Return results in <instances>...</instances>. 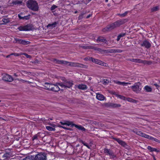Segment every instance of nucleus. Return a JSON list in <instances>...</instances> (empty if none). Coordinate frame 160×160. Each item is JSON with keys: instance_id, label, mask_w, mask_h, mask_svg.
Wrapping results in <instances>:
<instances>
[{"instance_id": "f257e3e1", "label": "nucleus", "mask_w": 160, "mask_h": 160, "mask_svg": "<svg viewBox=\"0 0 160 160\" xmlns=\"http://www.w3.org/2000/svg\"><path fill=\"white\" fill-rule=\"evenodd\" d=\"M73 85V83L72 81L65 80L63 82H58L52 84V86L51 87V91L54 92H58L60 90L58 86H60L62 88H71Z\"/></svg>"}, {"instance_id": "f03ea898", "label": "nucleus", "mask_w": 160, "mask_h": 160, "mask_svg": "<svg viewBox=\"0 0 160 160\" xmlns=\"http://www.w3.org/2000/svg\"><path fill=\"white\" fill-rule=\"evenodd\" d=\"M127 22L126 19H122L118 20L116 22L108 25L107 27L103 29L104 32L110 31L115 28L120 26Z\"/></svg>"}, {"instance_id": "7ed1b4c3", "label": "nucleus", "mask_w": 160, "mask_h": 160, "mask_svg": "<svg viewBox=\"0 0 160 160\" xmlns=\"http://www.w3.org/2000/svg\"><path fill=\"white\" fill-rule=\"evenodd\" d=\"M27 7L34 11H38L39 6L37 2L35 0H29L27 3Z\"/></svg>"}, {"instance_id": "20e7f679", "label": "nucleus", "mask_w": 160, "mask_h": 160, "mask_svg": "<svg viewBox=\"0 0 160 160\" xmlns=\"http://www.w3.org/2000/svg\"><path fill=\"white\" fill-rule=\"evenodd\" d=\"M34 160H47L46 154L45 153L39 152L34 156Z\"/></svg>"}, {"instance_id": "39448f33", "label": "nucleus", "mask_w": 160, "mask_h": 160, "mask_svg": "<svg viewBox=\"0 0 160 160\" xmlns=\"http://www.w3.org/2000/svg\"><path fill=\"white\" fill-rule=\"evenodd\" d=\"M133 91L137 93H139L142 90V85L139 82L135 83L134 85L131 87Z\"/></svg>"}, {"instance_id": "423d86ee", "label": "nucleus", "mask_w": 160, "mask_h": 160, "mask_svg": "<svg viewBox=\"0 0 160 160\" xmlns=\"http://www.w3.org/2000/svg\"><path fill=\"white\" fill-rule=\"evenodd\" d=\"M67 65L71 67L81 68H87L88 67V66L86 65H85L76 62H71L67 61Z\"/></svg>"}, {"instance_id": "0eeeda50", "label": "nucleus", "mask_w": 160, "mask_h": 160, "mask_svg": "<svg viewBox=\"0 0 160 160\" xmlns=\"http://www.w3.org/2000/svg\"><path fill=\"white\" fill-rule=\"evenodd\" d=\"M103 152L106 155H109L110 158L115 159L116 158V155L110 149L105 148L104 149Z\"/></svg>"}, {"instance_id": "6e6552de", "label": "nucleus", "mask_w": 160, "mask_h": 160, "mask_svg": "<svg viewBox=\"0 0 160 160\" xmlns=\"http://www.w3.org/2000/svg\"><path fill=\"white\" fill-rule=\"evenodd\" d=\"M32 26L30 24H27L23 26H20L18 28V29L20 31H28L32 29Z\"/></svg>"}, {"instance_id": "1a4fd4ad", "label": "nucleus", "mask_w": 160, "mask_h": 160, "mask_svg": "<svg viewBox=\"0 0 160 160\" xmlns=\"http://www.w3.org/2000/svg\"><path fill=\"white\" fill-rule=\"evenodd\" d=\"M128 60L135 62L142 63L144 64L147 63V61L145 60L143 61L140 59L129 58L128 59Z\"/></svg>"}, {"instance_id": "9d476101", "label": "nucleus", "mask_w": 160, "mask_h": 160, "mask_svg": "<svg viewBox=\"0 0 160 160\" xmlns=\"http://www.w3.org/2000/svg\"><path fill=\"white\" fill-rule=\"evenodd\" d=\"M15 40L16 41V42L24 45H28L30 43V42L29 41H26L22 39H19L17 38H15Z\"/></svg>"}, {"instance_id": "9b49d317", "label": "nucleus", "mask_w": 160, "mask_h": 160, "mask_svg": "<svg viewBox=\"0 0 160 160\" xmlns=\"http://www.w3.org/2000/svg\"><path fill=\"white\" fill-rule=\"evenodd\" d=\"M2 79L5 81L11 82L13 80L12 77L8 74H5L2 77Z\"/></svg>"}, {"instance_id": "f8f14e48", "label": "nucleus", "mask_w": 160, "mask_h": 160, "mask_svg": "<svg viewBox=\"0 0 160 160\" xmlns=\"http://www.w3.org/2000/svg\"><path fill=\"white\" fill-rule=\"evenodd\" d=\"M12 157L11 152H7L4 153L2 157V160H8Z\"/></svg>"}, {"instance_id": "ddd939ff", "label": "nucleus", "mask_w": 160, "mask_h": 160, "mask_svg": "<svg viewBox=\"0 0 160 160\" xmlns=\"http://www.w3.org/2000/svg\"><path fill=\"white\" fill-rule=\"evenodd\" d=\"M133 132L147 139L148 138L149 136V135L143 133L142 132L139 131H134V130H133Z\"/></svg>"}, {"instance_id": "4468645a", "label": "nucleus", "mask_w": 160, "mask_h": 160, "mask_svg": "<svg viewBox=\"0 0 160 160\" xmlns=\"http://www.w3.org/2000/svg\"><path fill=\"white\" fill-rule=\"evenodd\" d=\"M141 46L145 47L146 48H148L151 46V44L147 40L144 41L141 44Z\"/></svg>"}, {"instance_id": "2eb2a0df", "label": "nucleus", "mask_w": 160, "mask_h": 160, "mask_svg": "<svg viewBox=\"0 0 160 160\" xmlns=\"http://www.w3.org/2000/svg\"><path fill=\"white\" fill-rule=\"evenodd\" d=\"M113 138L114 140L117 141L118 143L121 146L124 147H126L127 146V144L124 142L120 139L119 138Z\"/></svg>"}, {"instance_id": "dca6fc26", "label": "nucleus", "mask_w": 160, "mask_h": 160, "mask_svg": "<svg viewBox=\"0 0 160 160\" xmlns=\"http://www.w3.org/2000/svg\"><path fill=\"white\" fill-rule=\"evenodd\" d=\"M91 61H92V62H93L102 65H104V62H102L101 61L99 60L94 58H91Z\"/></svg>"}, {"instance_id": "f3484780", "label": "nucleus", "mask_w": 160, "mask_h": 160, "mask_svg": "<svg viewBox=\"0 0 160 160\" xmlns=\"http://www.w3.org/2000/svg\"><path fill=\"white\" fill-rule=\"evenodd\" d=\"M112 82H114V83L117 84L118 85L125 86L127 84H131L129 82H121L116 80H112Z\"/></svg>"}, {"instance_id": "a211bd4d", "label": "nucleus", "mask_w": 160, "mask_h": 160, "mask_svg": "<svg viewBox=\"0 0 160 160\" xmlns=\"http://www.w3.org/2000/svg\"><path fill=\"white\" fill-rule=\"evenodd\" d=\"M18 17L20 19L27 20L30 18V15H28L26 16H23L22 13H20L18 15Z\"/></svg>"}, {"instance_id": "6ab92c4d", "label": "nucleus", "mask_w": 160, "mask_h": 160, "mask_svg": "<svg viewBox=\"0 0 160 160\" xmlns=\"http://www.w3.org/2000/svg\"><path fill=\"white\" fill-rule=\"evenodd\" d=\"M96 98L99 100L103 101L105 99L104 96L99 93H97L96 94Z\"/></svg>"}, {"instance_id": "aec40b11", "label": "nucleus", "mask_w": 160, "mask_h": 160, "mask_svg": "<svg viewBox=\"0 0 160 160\" xmlns=\"http://www.w3.org/2000/svg\"><path fill=\"white\" fill-rule=\"evenodd\" d=\"M52 84H50L46 82L44 83V86L45 88L46 89L51 91V87L52 86Z\"/></svg>"}, {"instance_id": "412c9836", "label": "nucleus", "mask_w": 160, "mask_h": 160, "mask_svg": "<svg viewBox=\"0 0 160 160\" xmlns=\"http://www.w3.org/2000/svg\"><path fill=\"white\" fill-rule=\"evenodd\" d=\"M147 148L150 152L154 151L156 152H160L159 150H158L156 148H152L150 146H148V147Z\"/></svg>"}, {"instance_id": "4be33fe9", "label": "nucleus", "mask_w": 160, "mask_h": 160, "mask_svg": "<svg viewBox=\"0 0 160 160\" xmlns=\"http://www.w3.org/2000/svg\"><path fill=\"white\" fill-rule=\"evenodd\" d=\"M55 61L56 62V63L58 64H63L64 65L67 64V61L63 60H59L55 59Z\"/></svg>"}, {"instance_id": "5701e85b", "label": "nucleus", "mask_w": 160, "mask_h": 160, "mask_svg": "<svg viewBox=\"0 0 160 160\" xmlns=\"http://www.w3.org/2000/svg\"><path fill=\"white\" fill-rule=\"evenodd\" d=\"M106 40L102 37H99L97 40V42H102L106 43Z\"/></svg>"}, {"instance_id": "b1692460", "label": "nucleus", "mask_w": 160, "mask_h": 160, "mask_svg": "<svg viewBox=\"0 0 160 160\" xmlns=\"http://www.w3.org/2000/svg\"><path fill=\"white\" fill-rule=\"evenodd\" d=\"M78 88L80 89L84 90L87 89V86L86 85L83 84H79L78 86Z\"/></svg>"}, {"instance_id": "393cba45", "label": "nucleus", "mask_w": 160, "mask_h": 160, "mask_svg": "<svg viewBox=\"0 0 160 160\" xmlns=\"http://www.w3.org/2000/svg\"><path fill=\"white\" fill-rule=\"evenodd\" d=\"M144 90L147 92H151L152 91V88L148 86H146L144 87Z\"/></svg>"}, {"instance_id": "a878e982", "label": "nucleus", "mask_w": 160, "mask_h": 160, "mask_svg": "<svg viewBox=\"0 0 160 160\" xmlns=\"http://www.w3.org/2000/svg\"><path fill=\"white\" fill-rule=\"evenodd\" d=\"M149 139L151 140L152 141H153L155 142H158V143H160V141L157 139L154 138L152 136H149L148 138Z\"/></svg>"}, {"instance_id": "bb28decb", "label": "nucleus", "mask_w": 160, "mask_h": 160, "mask_svg": "<svg viewBox=\"0 0 160 160\" xmlns=\"http://www.w3.org/2000/svg\"><path fill=\"white\" fill-rule=\"evenodd\" d=\"M22 160H34V156L32 155H29L24 158Z\"/></svg>"}, {"instance_id": "cd10ccee", "label": "nucleus", "mask_w": 160, "mask_h": 160, "mask_svg": "<svg viewBox=\"0 0 160 160\" xmlns=\"http://www.w3.org/2000/svg\"><path fill=\"white\" fill-rule=\"evenodd\" d=\"M159 6H157L151 8V12H153L158 11L159 10Z\"/></svg>"}, {"instance_id": "c85d7f7f", "label": "nucleus", "mask_w": 160, "mask_h": 160, "mask_svg": "<svg viewBox=\"0 0 160 160\" xmlns=\"http://www.w3.org/2000/svg\"><path fill=\"white\" fill-rule=\"evenodd\" d=\"M57 22H54V23L52 24H49L47 26L48 28L51 27V28H53L55 27L56 25L57 24Z\"/></svg>"}, {"instance_id": "c756f323", "label": "nucleus", "mask_w": 160, "mask_h": 160, "mask_svg": "<svg viewBox=\"0 0 160 160\" xmlns=\"http://www.w3.org/2000/svg\"><path fill=\"white\" fill-rule=\"evenodd\" d=\"M22 2L20 0L13 1L12 2V3L14 5L21 4Z\"/></svg>"}, {"instance_id": "7c9ffc66", "label": "nucleus", "mask_w": 160, "mask_h": 160, "mask_svg": "<svg viewBox=\"0 0 160 160\" xmlns=\"http://www.w3.org/2000/svg\"><path fill=\"white\" fill-rule=\"evenodd\" d=\"M80 47L85 49H91L94 48V47L92 46H81Z\"/></svg>"}, {"instance_id": "2f4dec72", "label": "nucleus", "mask_w": 160, "mask_h": 160, "mask_svg": "<svg viewBox=\"0 0 160 160\" xmlns=\"http://www.w3.org/2000/svg\"><path fill=\"white\" fill-rule=\"evenodd\" d=\"M125 35V33H120L118 36L117 41H119L121 37L124 36Z\"/></svg>"}, {"instance_id": "473e14b6", "label": "nucleus", "mask_w": 160, "mask_h": 160, "mask_svg": "<svg viewBox=\"0 0 160 160\" xmlns=\"http://www.w3.org/2000/svg\"><path fill=\"white\" fill-rule=\"evenodd\" d=\"M74 124L72 122L69 121H66V125L67 126H71L72 127H73L74 126L72 125L73 124Z\"/></svg>"}, {"instance_id": "72a5a7b5", "label": "nucleus", "mask_w": 160, "mask_h": 160, "mask_svg": "<svg viewBox=\"0 0 160 160\" xmlns=\"http://www.w3.org/2000/svg\"><path fill=\"white\" fill-rule=\"evenodd\" d=\"M2 21L3 22V24H6L10 22L8 18H3L2 19Z\"/></svg>"}, {"instance_id": "f704fd0d", "label": "nucleus", "mask_w": 160, "mask_h": 160, "mask_svg": "<svg viewBox=\"0 0 160 160\" xmlns=\"http://www.w3.org/2000/svg\"><path fill=\"white\" fill-rule=\"evenodd\" d=\"M91 49H93L94 50L98 51L101 53L102 52L103 50L99 48H97L94 47V48H91Z\"/></svg>"}, {"instance_id": "c9c22d12", "label": "nucleus", "mask_w": 160, "mask_h": 160, "mask_svg": "<svg viewBox=\"0 0 160 160\" xmlns=\"http://www.w3.org/2000/svg\"><path fill=\"white\" fill-rule=\"evenodd\" d=\"M46 128L49 131H54L55 130V128H53L50 126H46Z\"/></svg>"}, {"instance_id": "e433bc0d", "label": "nucleus", "mask_w": 160, "mask_h": 160, "mask_svg": "<svg viewBox=\"0 0 160 160\" xmlns=\"http://www.w3.org/2000/svg\"><path fill=\"white\" fill-rule=\"evenodd\" d=\"M127 100L128 101L130 102H132L134 103H136L137 102V101L136 100L130 98H127Z\"/></svg>"}, {"instance_id": "4c0bfd02", "label": "nucleus", "mask_w": 160, "mask_h": 160, "mask_svg": "<svg viewBox=\"0 0 160 160\" xmlns=\"http://www.w3.org/2000/svg\"><path fill=\"white\" fill-rule=\"evenodd\" d=\"M17 79V80H18V81H20L23 83H25V82H28V83H30V82L29 81L25 80H23L21 78H20V79L18 78Z\"/></svg>"}, {"instance_id": "58836bf2", "label": "nucleus", "mask_w": 160, "mask_h": 160, "mask_svg": "<svg viewBox=\"0 0 160 160\" xmlns=\"http://www.w3.org/2000/svg\"><path fill=\"white\" fill-rule=\"evenodd\" d=\"M109 82V81L107 79H104L102 80V83L105 84H107Z\"/></svg>"}, {"instance_id": "ea45409f", "label": "nucleus", "mask_w": 160, "mask_h": 160, "mask_svg": "<svg viewBox=\"0 0 160 160\" xmlns=\"http://www.w3.org/2000/svg\"><path fill=\"white\" fill-rule=\"evenodd\" d=\"M81 142L85 146H86L88 148H90V147L85 142L83 141H81Z\"/></svg>"}, {"instance_id": "a19ab883", "label": "nucleus", "mask_w": 160, "mask_h": 160, "mask_svg": "<svg viewBox=\"0 0 160 160\" xmlns=\"http://www.w3.org/2000/svg\"><path fill=\"white\" fill-rule=\"evenodd\" d=\"M58 127L60 128H62L65 130H71V129L70 128H66L65 127L61 126V125H58Z\"/></svg>"}, {"instance_id": "79ce46f5", "label": "nucleus", "mask_w": 160, "mask_h": 160, "mask_svg": "<svg viewBox=\"0 0 160 160\" xmlns=\"http://www.w3.org/2000/svg\"><path fill=\"white\" fill-rule=\"evenodd\" d=\"M11 55H14L15 56H19V55H22V53H11Z\"/></svg>"}, {"instance_id": "37998d69", "label": "nucleus", "mask_w": 160, "mask_h": 160, "mask_svg": "<svg viewBox=\"0 0 160 160\" xmlns=\"http://www.w3.org/2000/svg\"><path fill=\"white\" fill-rule=\"evenodd\" d=\"M128 13V12L126 11L124 13L121 14H119V15L121 17H123L126 16Z\"/></svg>"}, {"instance_id": "c03bdc74", "label": "nucleus", "mask_w": 160, "mask_h": 160, "mask_svg": "<svg viewBox=\"0 0 160 160\" xmlns=\"http://www.w3.org/2000/svg\"><path fill=\"white\" fill-rule=\"evenodd\" d=\"M57 7H58L56 5H53L51 8V10L52 11L53 10Z\"/></svg>"}, {"instance_id": "a18cd8bd", "label": "nucleus", "mask_w": 160, "mask_h": 160, "mask_svg": "<svg viewBox=\"0 0 160 160\" xmlns=\"http://www.w3.org/2000/svg\"><path fill=\"white\" fill-rule=\"evenodd\" d=\"M72 125L74 126L75 127L79 129V130L80 129V128L82 127V126H81V125H78L75 124H73Z\"/></svg>"}, {"instance_id": "49530a36", "label": "nucleus", "mask_w": 160, "mask_h": 160, "mask_svg": "<svg viewBox=\"0 0 160 160\" xmlns=\"http://www.w3.org/2000/svg\"><path fill=\"white\" fill-rule=\"evenodd\" d=\"M118 97L122 100H125V98L124 97L120 95H118Z\"/></svg>"}, {"instance_id": "de8ad7c7", "label": "nucleus", "mask_w": 160, "mask_h": 160, "mask_svg": "<svg viewBox=\"0 0 160 160\" xmlns=\"http://www.w3.org/2000/svg\"><path fill=\"white\" fill-rule=\"evenodd\" d=\"M92 57H87L85 58H84V60L86 61H90L91 60V58H92Z\"/></svg>"}, {"instance_id": "09e8293b", "label": "nucleus", "mask_w": 160, "mask_h": 160, "mask_svg": "<svg viewBox=\"0 0 160 160\" xmlns=\"http://www.w3.org/2000/svg\"><path fill=\"white\" fill-rule=\"evenodd\" d=\"M22 53V55H25L27 58H31V56L30 55H28V54H27L26 53Z\"/></svg>"}, {"instance_id": "8fccbe9b", "label": "nucleus", "mask_w": 160, "mask_h": 160, "mask_svg": "<svg viewBox=\"0 0 160 160\" xmlns=\"http://www.w3.org/2000/svg\"><path fill=\"white\" fill-rule=\"evenodd\" d=\"M84 14V13H82L78 17V19L80 20L82 18Z\"/></svg>"}, {"instance_id": "3c124183", "label": "nucleus", "mask_w": 160, "mask_h": 160, "mask_svg": "<svg viewBox=\"0 0 160 160\" xmlns=\"http://www.w3.org/2000/svg\"><path fill=\"white\" fill-rule=\"evenodd\" d=\"M109 53H115V49H109Z\"/></svg>"}, {"instance_id": "603ef678", "label": "nucleus", "mask_w": 160, "mask_h": 160, "mask_svg": "<svg viewBox=\"0 0 160 160\" xmlns=\"http://www.w3.org/2000/svg\"><path fill=\"white\" fill-rule=\"evenodd\" d=\"M22 72L25 74L30 75L31 74V72H28L25 71H22Z\"/></svg>"}, {"instance_id": "864d4df0", "label": "nucleus", "mask_w": 160, "mask_h": 160, "mask_svg": "<svg viewBox=\"0 0 160 160\" xmlns=\"http://www.w3.org/2000/svg\"><path fill=\"white\" fill-rule=\"evenodd\" d=\"M38 139V135L37 134L35 135L32 138V140L34 141V140L37 139Z\"/></svg>"}, {"instance_id": "5fc2aeb1", "label": "nucleus", "mask_w": 160, "mask_h": 160, "mask_svg": "<svg viewBox=\"0 0 160 160\" xmlns=\"http://www.w3.org/2000/svg\"><path fill=\"white\" fill-rule=\"evenodd\" d=\"M115 52L121 53L122 52V50L119 49H115Z\"/></svg>"}, {"instance_id": "6e6d98bb", "label": "nucleus", "mask_w": 160, "mask_h": 160, "mask_svg": "<svg viewBox=\"0 0 160 160\" xmlns=\"http://www.w3.org/2000/svg\"><path fill=\"white\" fill-rule=\"evenodd\" d=\"M113 107H120L121 106V105L119 104H113Z\"/></svg>"}, {"instance_id": "4d7b16f0", "label": "nucleus", "mask_w": 160, "mask_h": 160, "mask_svg": "<svg viewBox=\"0 0 160 160\" xmlns=\"http://www.w3.org/2000/svg\"><path fill=\"white\" fill-rule=\"evenodd\" d=\"M152 85L155 86L156 87L157 89H158V88L160 87V86L156 83H154Z\"/></svg>"}, {"instance_id": "13d9d810", "label": "nucleus", "mask_w": 160, "mask_h": 160, "mask_svg": "<svg viewBox=\"0 0 160 160\" xmlns=\"http://www.w3.org/2000/svg\"><path fill=\"white\" fill-rule=\"evenodd\" d=\"M109 49L104 50H103V51H102V52H104L106 53H109Z\"/></svg>"}, {"instance_id": "bf43d9fd", "label": "nucleus", "mask_w": 160, "mask_h": 160, "mask_svg": "<svg viewBox=\"0 0 160 160\" xmlns=\"http://www.w3.org/2000/svg\"><path fill=\"white\" fill-rule=\"evenodd\" d=\"M60 123L62 125H66V121L64 122H60Z\"/></svg>"}, {"instance_id": "052dcab7", "label": "nucleus", "mask_w": 160, "mask_h": 160, "mask_svg": "<svg viewBox=\"0 0 160 160\" xmlns=\"http://www.w3.org/2000/svg\"><path fill=\"white\" fill-rule=\"evenodd\" d=\"M92 0H86L85 2H84L86 4H87L89 2L91 1Z\"/></svg>"}, {"instance_id": "680f3d73", "label": "nucleus", "mask_w": 160, "mask_h": 160, "mask_svg": "<svg viewBox=\"0 0 160 160\" xmlns=\"http://www.w3.org/2000/svg\"><path fill=\"white\" fill-rule=\"evenodd\" d=\"M81 130H82V131H86V129L84 128L83 127L82 128Z\"/></svg>"}, {"instance_id": "e2e57ef3", "label": "nucleus", "mask_w": 160, "mask_h": 160, "mask_svg": "<svg viewBox=\"0 0 160 160\" xmlns=\"http://www.w3.org/2000/svg\"><path fill=\"white\" fill-rule=\"evenodd\" d=\"M92 15V14H89V15H88L87 17H86V18H89V17H90Z\"/></svg>"}, {"instance_id": "0e129e2a", "label": "nucleus", "mask_w": 160, "mask_h": 160, "mask_svg": "<svg viewBox=\"0 0 160 160\" xmlns=\"http://www.w3.org/2000/svg\"><path fill=\"white\" fill-rule=\"evenodd\" d=\"M14 75L16 77H18V75L16 73H14Z\"/></svg>"}, {"instance_id": "69168bd1", "label": "nucleus", "mask_w": 160, "mask_h": 160, "mask_svg": "<svg viewBox=\"0 0 160 160\" xmlns=\"http://www.w3.org/2000/svg\"><path fill=\"white\" fill-rule=\"evenodd\" d=\"M11 55V54H10V55H8V56H7L6 57H7V58H8V57H9V56H10V55Z\"/></svg>"}, {"instance_id": "338daca9", "label": "nucleus", "mask_w": 160, "mask_h": 160, "mask_svg": "<svg viewBox=\"0 0 160 160\" xmlns=\"http://www.w3.org/2000/svg\"><path fill=\"white\" fill-rule=\"evenodd\" d=\"M153 158L154 160H156V159H155V157L154 156L153 157Z\"/></svg>"}, {"instance_id": "774afa93", "label": "nucleus", "mask_w": 160, "mask_h": 160, "mask_svg": "<svg viewBox=\"0 0 160 160\" xmlns=\"http://www.w3.org/2000/svg\"><path fill=\"white\" fill-rule=\"evenodd\" d=\"M108 0H105V2H108Z\"/></svg>"}]
</instances>
